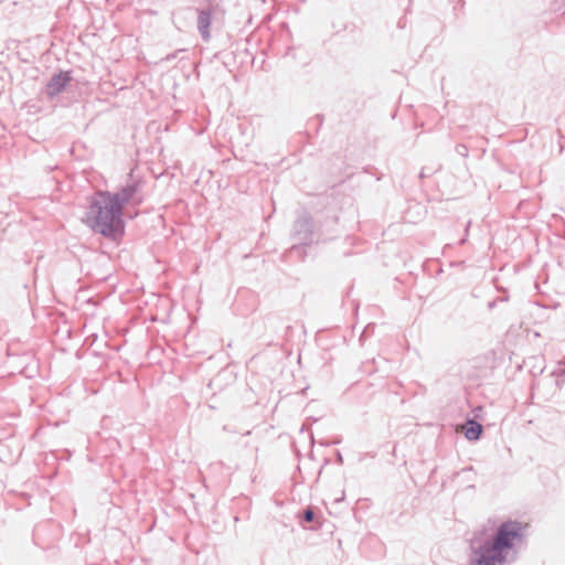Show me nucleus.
<instances>
[{
    "label": "nucleus",
    "instance_id": "nucleus-2",
    "mask_svg": "<svg viewBox=\"0 0 565 565\" xmlns=\"http://www.w3.org/2000/svg\"><path fill=\"white\" fill-rule=\"evenodd\" d=\"M526 524L514 521L502 523L492 541L475 552L473 565H500L514 543L522 539Z\"/></svg>",
    "mask_w": 565,
    "mask_h": 565
},
{
    "label": "nucleus",
    "instance_id": "nucleus-6",
    "mask_svg": "<svg viewBox=\"0 0 565 565\" xmlns=\"http://www.w3.org/2000/svg\"><path fill=\"white\" fill-rule=\"evenodd\" d=\"M313 511L311 509H307L303 513V519L307 521V522H311L313 520Z\"/></svg>",
    "mask_w": 565,
    "mask_h": 565
},
{
    "label": "nucleus",
    "instance_id": "nucleus-3",
    "mask_svg": "<svg viewBox=\"0 0 565 565\" xmlns=\"http://www.w3.org/2000/svg\"><path fill=\"white\" fill-rule=\"evenodd\" d=\"M71 77L67 73H61L55 75L47 84V94L54 96L58 94L70 82Z\"/></svg>",
    "mask_w": 565,
    "mask_h": 565
},
{
    "label": "nucleus",
    "instance_id": "nucleus-4",
    "mask_svg": "<svg viewBox=\"0 0 565 565\" xmlns=\"http://www.w3.org/2000/svg\"><path fill=\"white\" fill-rule=\"evenodd\" d=\"M460 428L463 431L466 438H468L469 440L479 439V437L482 433V426L475 420H468Z\"/></svg>",
    "mask_w": 565,
    "mask_h": 565
},
{
    "label": "nucleus",
    "instance_id": "nucleus-1",
    "mask_svg": "<svg viewBox=\"0 0 565 565\" xmlns=\"http://www.w3.org/2000/svg\"><path fill=\"white\" fill-rule=\"evenodd\" d=\"M134 188H125L117 193L96 192L89 202L84 222L95 232L111 238L124 233L121 218L124 206L131 200Z\"/></svg>",
    "mask_w": 565,
    "mask_h": 565
},
{
    "label": "nucleus",
    "instance_id": "nucleus-5",
    "mask_svg": "<svg viewBox=\"0 0 565 565\" xmlns=\"http://www.w3.org/2000/svg\"><path fill=\"white\" fill-rule=\"evenodd\" d=\"M211 24V12L202 11L199 15V29L205 40L210 39L209 28Z\"/></svg>",
    "mask_w": 565,
    "mask_h": 565
}]
</instances>
